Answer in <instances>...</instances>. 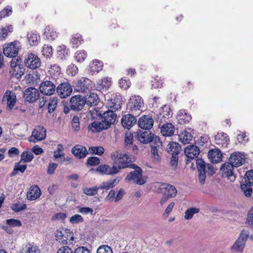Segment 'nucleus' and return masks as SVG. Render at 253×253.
<instances>
[{"mask_svg": "<svg viewBox=\"0 0 253 253\" xmlns=\"http://www.w3.org/2000/svg\"><path fill=\"white\" fill-rule=\"evenodd\" d=\"M111 159L113 161V164L116 166L118 169L119 172L120 169L126 168H130L132 162V159L126 153H120L118 151H115L112 153Z\"/></svg>", "mask_w": 253, "mask_h": 253, "instance_id": "nucleus-1", "label": "nucleus"}, {"mask_svg": "<svg viewBox=\"0 0 253 253\" xmlns=\"http://www.w3.org/2000/svg\"><path fill=\"white\" fill-rule=\"evenodd\" d=\"M130 168L134 170L130 172L126 176V180L132 181L138 185H143L146 183V180L143 177L142 169L134 164H131Z\"/></svg>", "mask_w": 253, "mask_h": 253, "instance_id": "nucleus-2", "label": "nucleus"}, {"mask_svg": "<svg viewBox=\"0 0 253 253\" xmlns=\"http://www.w3.org/2000/svg\"><path fill=\"white\" fill-rule=\"evenodd\" d=\"M249 236V232L248 230L245 229L242 230L239 237L232 246L231 251L235 252H242L245 248Z\"/></svg>", "mask_w": 253, "mask_h": 253, "instance_id": "nucleus-3", "label": "nucleus"}, {"mask_svg": "<svg viewBox=\"0 0 253 253\" xmlns=\"http://www.w3.org/2000/svg\"><path fill=\"white\" fill-rule=\"evenodd\" d=\"M244 183L241 184V188L245 195L250 197L252 193V186H253V170L247 171L244 177Z\"/></svg>", "mask_w": 253, "mask_h": 253, "instance_id": "nucleus-4", "label": "nucleus"}, {"mask_svg": "<svg viewBox=\"0 0 253 253\" xmlns=\"http://www.w3.org/2000/svg\"><path fill=\"white\" fill-rule=\"evenodd\" d=\"M158 189V192L163 193L169 197H175L177 194V190L172 185L166 183L158 182L155 186Z\"/></svg>", "mask_w": 253, "mask_h": 253, "instance_id": "nucleus-5", "label": "nucleus"}, {"mask_svg": "<svg viewBox=\"0 0 253 253\" xmlns=\"http://www.w3.org/2000/svg\"><path fill=\"white\" fill-rule=\"evenodd\" d=\"M234 166L229 162L222 165L220 170L223 177H226L231 181H235L236 176L234 172Z\"/></svg>", "mask_w": 253, "mask_h": 253, "instance_id": "nucleus-6", "label": "nucleus"}, {"mask_svg": "<svg viewBox=\"0 0 253 253\" xmlns=\"http://www.w3.org/2000/svg\"><path fill=\"white\" fill-rule=\"evenodd\" d=\"M24 63L28 68L31 69H36L41 64L40 59L37 55L33 53H30L26 55Z\"/></svg>", "mask_w": 253, "mask_h": 253, "instance_id": "nucleus-7", "label": "nucleus"}, {"mask_svg": "<svg viewBox=\"0 0 253 253\" xmlns=\"http://www.w3.org/2000/svg\"><path fill=\"white\" fill-rule=\"evenodd\" d=\"M143 105V101L140 96H132L127 103V108L131 112L141 110Z\"/></svg>", "mask_w": 253, "mask_h": 253, "instance_id": "nucleus-8", "label": "nucleus"}, {"mask_svg": "<svg viewBox=\"0 0 253 253\" xmlns=\"http://www.w3.org/2000/svg\"><path fill=\"white\" fill-rule=\"evenodd\" d=\"M56 86L51 81L46 80L41 84L40 90L41 92L45 95H51L56 90Z\"/></svg>", "mask_w": 253, "mask_h": 253, "instance_id": "nucleus-9", "label": "nucleus"}, {"mask_svg": "<svg viewBox=\"0 0 253 253\" xmlns=\"http://www.w3.org/2000/svg\"><path fill=\"white\" fill-rule=\"evenodd\" d=\"M46 130L41 126H37L33 131L32 135L29 137V141L36 143L42 140L45 138Z\"/></svg>", "mask_w": 253, "mask_h": 253, "instance_id": "nucleus-10", "label": "nucleus"}, {"mask_svg": "<svg viewBox=\"0 0 253 253\" xmlns=\"http://www.w3.org/2000/svg\"><path fill=\"white\" fill-rule=\"evenodd\" d=\"M71 109L74 111H79L81 110L85 104L84 97L77 95L72 96L70 101Z\"/></svg>", "mask_w": 253, "mask_h": 253, "instance_id": "nucleus-11", "label": "nucleus"}, {"mask_svg": "<svg viewBox=\"0 0 253 253\" xmlns=\"http://www.w3.org/2000/svg\"><path fill=\"white\" fill-rule=\"evenodd\" d=\"M56 90L58 94L62 98H65L69 96L72 92V87L70 84L67 82L61 83Z\"/></svg>", "mask_w": 253, "mask_h": 253, "instance_id": "nucleus-12", "label": "nucleus"}, {"mask_svg": "<svg viewBox=\"0 0 253 253\" xmlns=\"http://www.w3.org/2000/svg\"><path fill=\"white\" fill-rule=\"evenodd\" d=\"M245 155L240 152H235L231 154L229 158V162L235 167L242 166L245 162Z\"/></svg>", "mask_w": 253, "mask_h": 253, "instance_id": "nucleus-13", "label": "nucleus"}, {"mask_svg": "<svg viewBox=\"0 0 253 253\" xmlns=\"http://www.w3.org/2000/svg\"><path fill=\"white\" fill-rule=\"evenodd\" d=\"M18 50L19 43L12 42L4 45L3 52L7 57H15L17 55Z\"/></svg>", "mask_w": 253, "mask_h": 253, "instance_id": "nucleus-14", "label": "nucleus"}, {"mask_svg": "<svg viewBox=\"0 0 253 253\" xmlns=\"http://www.w3.org/2000/svg\"><path fill=\"white\" fill-rule=\"evenodd\" d=\"M55 234L56 240L62 244H67L69 236L73 235L69 229L64 228L56 230Z\"/></svg>", "mask_w": 253, "mask_h": 253, "instance_id": "nucleus-15", "label": "nucleus"}, {"mask_svg": "<svg viewBox=\"0 0 253 253\" xmlns=\"http://www.w3.org/2000/svg\"><path fill=\"white\" fill-rule=\"evenodd\" d=\"M102 122L105 127L108 128L111 124H114L116 119V115L114 111L111 110L104 112L101 116Z\"/></svg>", "mask_w": 253, "mask_h": 253, "instance_id": "nucleus-16", "label": "nucleus"}, {"mask_svg": "<svg viewBox=\"0 0 253 253\" xmlns=\"http://www.w3.org/2000/svg\"><path fill=\"white\" fill-rule=\"evenodd\" d=\"M90 83V80L83 78L75 83L74 87L77 91L84 92L89 89Z\"/></svg>", "mask_w": 253, "mask_h": 253, "instance_id": "nucleus-17", "label": "nucleus"}, {"mask_svg": "<svg viewBox=\"0 0 253 253\" xmlns=\"http://www.w3.org/2000/svg\"><path fill=\"white\" fill-rule=\"evenodd\" d=\"M39 90L34 87H28L24 93V97L29 102H35L39 98Z\"/></svg>", "mask_w": 253, "mask_h": 253, "instance_id": "nucleus-18", "label": "nucleus"}, {"mask_svg": "<svg viewBox=\"0 0 253 253\" xmlns=\"http://www.w3.org/2000/svg\"><path fill=\"white\" fill-rule=\"evenodd\" d=\"M153 136L154 134L150 130L140 129L137 132L138 139L143 144L152 142Z\"/></svg>", "mask_w": 253, "mask_h": 253, "instance_id": "nucleus-19", "label": "nucleus"}, {"mask_svg": "<svg viewBox=\"0 0 253 253\" xmlns=\"http://www.w3.org/2000/svg\"><path fill=\"white\" fill-rule=\"evenodd\" d=\"M154 124L153 119L148 116L141 117L138 121V126L143 130H150Z\"/></svg>", "mask_w": 253, "mask_h": 253, "instance_id": "nucleus-20", "label": "nucleus"}, {"mask_svg": "<svg viewBox=\"0 0 253 253\" xmlns=\"http://www.w3.org/2000/svg\"><path fill=\"white\" fill-rule=\"evenodd\" d=\"M197 168L199 172V182L201 184H204L206 179V166L205 163L202 159L196 160Z\"/></svg>", "mask_w": 253, "mask_h": 253, "instance_id": "nucleus-21", "label": "nucleus"}, {"mask_svg": "<svg viewBox=\"0 0 253 253\" xmlns=\"http://www.w3.org/2000/svg\"><path fill=\"white\" fill-rule=\"evenodd\" d=\"M96 171L107 175L116 174L119 172L118 169L114 165L112 167L107 165H100L97 167Z\"/></svg>", "mask_w": 253, "mask_h": 253, "instance_id": "nucleus-22", "label": "nucleus"}, {"mask_svg": "<svg viewBox=\"0 0 253 253\" xmlns=\"http://www.w3.org/2000/svg\"><path fill=\"white\" fill-rule=\"evenodd\" d=\"M184 153L188 158L193 159L198 157L200 150L196 145H189L185 148Z\"/></svg>", "mask_w": 253, "mask_h": 253, "instance_id": "nucleus-23", "label": "nucleus"}, {"mask_svg": "<svg viewBox=\"0 0 253 253\" xmlns=\"http://www.w3.org/2000/svg\"><path fill=\"white\" fill-rule=\"evenodd\" d=\"M108 107L111 110L116 111L121 108L122 97L120 95H115L108 102Z\"/></svg>", "mask_w": 253, "mask_h": 253, "instance_id": "nucleus-24", "label": "nucleus"}, {"mask_svg": "<svg viewBox=\"0 0 253 253\" xmlns=\"http://www.w3.org/2000/svg\"><path fill=\"white\" fill-rule=\"evenodd\" d=\"M222 153L219 149H211L208 152V157L213 163H217L222 160Z\"/></svg>", "mask_w": 253, "mask_h": 253, "instance_id": "nucleus-25", "label": "nucleus"}, {"mask_svg": "<svg viewBox=\"0 0 253 253\" xmlns=\"http://www.w3.org/2000/svg\"><path fill=\"white\" fill-rule=\"evenodd\" d=\"M111 84L110 79L103 78L99 80L96 83V88L97 90L102 92L106 91Z\"/></svg>", "mask_w": 253, "mask_h": 253, "instance_id": "nucleus-26", "label": "nucleus"}, {"mask_svg": "<svg viewBox=\"0 0 253 253\" xmlns=\"http://www.w3.org/2000/svg\"><path fill=\"white\" fill-rule=\"evenodd\" d=\"M121 179L122 178L121 177H118L116 178L110 179L108 181L103 182L99 186H98V188L99 190H109L110 188H113L117 185Z\"/></svg>", "mask_w": 253, "mask_h": 253, "instance_id": "nucleus-27", "label": "nucleus"}, {"mask_svg": "<svg viewBox=\"0 0 253 253\" xmlns=\"http://www.w3.org/2000/svg\"><path fill=\"white\" fill-rule=\"evenodd\" d=\"M136 122V119L132 115L127 114L124 116L121 120L122 126L124 128H129Z\"/></svg>", "mask_w": 253, "mask_h": 253, "instance_id": "nucleus-28", "label": "nucleus"}, {"mask_svg": "<svg viewBox=\"0 0 253 253\" xmlns=\"http://www.w3.org/2000/svg\"><path fill=\"white\" fill-rule=\"evenodd\" d=\"M72 152L79 159L84 158L88 153L87 149L85 147L79 145L75 146L72 149Z\"/></svg>", "mask_w": 253, "mask_h": 253, "instance_id": "nucleus-29", "label": "nucleus"}, {"mask_svg": "<svg viewBox=\"0 0 253 253\" xmlns=\"http://www.w3.org/2000/svg\"><path fill=\"white\" fill-rule=\"evenodd\" d=\"M190 128L184 130L178 135L179 140L184 144L189 143L193 138Z\"/></svg>", "mask_w": 253, "mask_h": 253, "instance_id": "nucleus-30", "label": "nucleus"}, {"mask_svg": "<svg viewBox=\"0 0 253 253\" xmlns=\"http://www.w3.org/2000/svg\"><path fill=\"white\" fill-rule=\"evenodd\" d=\"M215 143L226 147L229 142V138L226 133H218L214 137Z\"/></svg>", "mask_w": 253, "mask_h": 253, "instance_id": "nucleus-31", "label": "nucleus"}, {"mask_svg": "<svg viewBox=\"0 0 253 253\" xmlns=\"http://www.w3.org/2000/svg\"><path fill=\"white\" fill-rule=\"evenodd\" d=\"M41 194L40 188L37 185H34L30 188L27 193V198L31 201H33L38 199Z\"/></svg>", "mask_w": 253, "mask_h": 253, "instance_id": "nucleus-32", "label": "nucleus"}, {"mask_svg": "<svg viewBox=\"0 0 253 253\" xmlns=\"http://www.w3.org/2000/svg\"><path fill=\"white\" fill-rule=\"evenodd\" d=\"M177 119L180 124L188 123L191 119V116L185 112L184 110H180L178 111Z\"/></svg>", "mask_w": 253, "mask_h": 253, "instance_id": "nucleus-33", "label": "nucleus"}, {"mask_svg": "<svg viewBox=\"0 0 253 253\" xmlns=\"http://www.w3.org/2000/svg\"><path fill=\"white\" fill-rule=\"evenodd\" d=\"M174 132V127L171 123L164 124L161 130L162 135L166 136H170L173 135Z\"/></svg>", "mask_w": 253, "mask_h": 253, "instance_id": "nucleus-34", "label": "nucleus"}, {"mask_svg": "<svg viewBox=\"0 0 253 253\" xmlns=\"http://www.w3.org/2000/svg\"><path fill=\"white\" fill-rule=\"evenodd\" d=\"M98 95L96 93L91 92H90L89 94H87L85 98H84L85 104L90 106L96 105L98 102Z\"/></svg>", "mask_w": 253, "mask_h": 253, "instance_id": "nucleus-35", "label": "nucleus"}, {"mask_svg": "<svg viewBox=\"0 0 253 253\" xmlns=\"http://www.w3.org/2000/svg\"><path fill=\"white\" fill-rule=\"evenodd\" d=\"M167 148L168 152L171 155L174 154L178 155L181 150V146L180 144L175 142H171L168 145Z\"/></svg>", "mask_w": 253, "mask_h": 253, "instance_id": "nucleus-36", "label": "nucleus"}, {"mask_svg": "<svg viewBox=\"0 0 253 253\" xmlns=\"http://www.w3.org/2000/svg\"><path fill=\"white\" fill-rule=\"evenodd\" d=\"M44 34L46 38L49 41H53L58 37L57 33L53 27L49 26L46 27Z\"/></svg>", "mask_w": 253, "mask_h": 253, "instance_id": "nucleus-37", "label": "nucleus"}, {"mask_svg": "<svg viewBox=\"0 0 253 253\" xmlns=\"http://www.w3.org/2000/svg\"><path fill=\"white\" fill-rule=\"evenodd\" d=\"M20 253H40V251L37 247L28 244L21 250Z\"/></svg>", "mask_w": 253, "mask_h": 253, "instance_id": "nucleus-38", "label": "nucleus"}, {"mask_svg": "<svg viewBox=\"0 0 253 253\" xmlns=\"http://www.w3.org/2000/svg\"><path fill=\"white\" fill-rule=\"evenodd\" d=\"M88 129L91 130L92 132H99L103 129H107L104 125V124L102 122H93L89 126Z\"/></svg>", "mask_w": 253, "mask_h": 253, "instance_id": "nucleus-39", "label": "nucleus"}, {"mask_svg": "<svg viewBox=\"0 0 253 253\" xmlns=\"http://www.w3.org/2000/svg\"><path fill=\"white\" fill-rule=\"evenodd\" d=\"M57 102L58 101L57 97L50 98L49 100L47 101V105L48 112L49 113H52L54 111L57 107Z\"/></svg>", "mask_w": 253, "mask_h": 253, "instance_id": "nucleus-40", "label": "nucleus"}, {"mask_svg": "<svg viewBox=\"0 0 253 253\" xmlns=\"http://www.w3.org/2000/svg\"><path fill=\"white\" fill-rule=\"evenodd\" d=\"M25 69L21 67L20 65L18 67H15L13 69H11L10 71L11 75L17 79L20 78L22 75H24Z\"/></svg>", "mask_w": 253, "mask_h": 253, "instance_id": "nucleus-41", "label": "nucleus"}, {"mask_svg": "<svg viewBox=\"0 0 253 253\" xmlns=\"http://www.w3.org/2000/svg\"><path fill=\"white\" fill-rule=\"evenodd\" d=\"M102 63L97 60L93 61L90 65V69L91 72L98 73L102 69Z\"/></svg>", "mask_w": 253, "mask_h": 253, "instance_id": "nucleus-42", "label": "nucleus"}, {"mask_svg": "<svg viewBox=\"0 0 253 253\" xmlns=\"http://www.w3.org/2000/svg\"><path fill=\"white\" fill-rule=\"evenodd\" d=\"M20 162L15 164L13 170L10 174V176L12 177L16 175L18 173V171H20L21 173H23L25 171L27 168V165H20Z\"/></svg>", "mask_w": 253, "mask_h": 253, "instance_id": "nucleus-43", "label": "nucleus"}, {"mask_svg": "<svg viewBox=\"0 0 253 253\" xmlns=\"http://www.w3.org/2000/svg\"><path fill=\"white\" fill-rule=\"evenodd\" d=\"M28 41L31 45H37L40 39V36L35 33L28 34Z\"/></svg>", "mask_w": 253, "mask_h": 253, "instance_id": "nucleus-44", "label": "nucleus"}, {"mask_svg": "<svg viewBox=\"0 0 253 253\" xmlns=\"http://www.w3.org/2000/svg\"><path fill=\"white\" fill-rule=\"evenodd\" d=\"M199 211V209L195 207L189 208L185 212L184 218L187 220L190 219L194 214L198 213Z\"/></svg>", "mask_w": 253, "mask_h": 253, "instance_id": "nucleus-45", "label": "nucleus"}, {"mask_svg": "<svg viewBox=\"0 0 253 253\" xmlns=\"http://www.w3.org/2000/svg\"><path fill=\"white\" fill-rule=\"evenodd\" d=\"M57 57L60 59H63L66 58L68 54V49L64 45L60 46L57 49Z\"/></svg>", "mask_w": 253, "mask_h": 253, "instance_id": "nucleus-46", "label": "nucleus"}, {"mask_svg": "<svg viewBox=\"0 0 253 253\" xmlns=\"http://www.w3.org/2000/svg\"><path fill=\"white\" fill-rule=\"evenodd\" d=\"M33 158L34 155L32 153L25 151L21 155L20 162L29 163L30 162Z\"/></svg>", "mask_w": 253, "mask_h": 253, "instance_id": "nucleus-47", "label": "nucleus"}, {"mask_svg": "<svg viewBox=\"0 0 253 253\" xmlns=\"http://www.w3.org/2000/svg\"><path fill=\"white\" fill-rule=\"evenodd\" d=\"M133 135L130 132H126L125 135V145L127 149L130 148V145L133 143Z\"/></svg>", "mask_w": 253, "mask_h": 253, "instance_id": "nucleus-48", "label": "nucleus"}, {"mask_svg": "<svg viewBox=\"0 0 253 253\" xmlns=\"http://www.w3.org/2000/svg\"><path fill=\"white\" fill-rule=\"evenodd\" d=\"M4 100H7V107L11 110L15 104V98L11 95H4L3 98V101Z\"/></svg>", "mask_w": 253, "mask_h": 253, "instance_id": "nucleus-49", "label": "nucleus"}, {"mask_svg": "<svg viewBox=\"0 0 253 253\" xmlns=\"http://www.w3.org/2000/svg\"><path fill=\"white\" fill-rule=\"evenodd\" d=\"M76 60L78 62H82L86 57V53L84 50H79L75 54Z\"/></svg>", "mask_w": 253, "mask_h": 253, "instance_id": "nucleus-50", "label": "nucleus"}, {"mask_svg": "<svg viewBox=\"0 0 253 253\" xmlns=\"http://www.w3.org/2000/svg\"><path fill=\"white\" fill-rule=\"evenodd\" d=\"M88 151L90 154L101 155L104 152V149L101 146L90 147Z\"/></svg>", "mask_w": 253, "mask_h": 253, "instance_id": "nucleus-51", "label": "nucleus"}, {"mask_svg": "<svg viewBox=\"0 0 253 253\" xmlns=\"http://www.w3.org/2000/svg\"><path fill=\"white\" fill-rule=\"evenodd\" d=\"M83 192L87 196H94L97 193V191L99 190L98 187L94 186L90 188L85 187L83 189Z\"/></svg>", "mask_w": 253, "mask_h": 253, "instance_id": "nucleus-52", "label": "nucleus"}, {"mask_svg": "<svg viewBox=\"0 0 253 253\" xmlns=\"http://www.w3.org/2000/svg\"><path fill=\"white\" fill-rule=\"evenodd\" d=\"M12 27L10 25L5 28H0V38L4 39L5 38L9 33H11L12 31Z\"/></svg>", "mask_w": 253, "mask_h": 253, "instance_id": "nucleus-53", "label": "nucleus"}, {"mask_svg": "<svg viewBox=\"0 0 253 253\" xmlns=\"http://www.w3.org/2000/svg\"><path fill=\"white\" fill-rule=\"evenodd\" d=\"M52 48L51 46L44 44L42 47V53L46 57H50L52 55Z\"/></svg>", "mask_w": 253, "mask_h": 253, "instance_id": "nucleus-54", "label": "nucleus"}, {"mask_svg": "<svg viewBox=\"0 0 253 253\" xmlns=\"http://www.w3.org/2000/svg\"><path fill=\"white\" fill-rule=\"evenodd\" d=\"M69 221L72 224H77L83 222L84 219L81 215L76 214L70 218Z\"/></svg>", "mask_w": 253, "mask_h": 253, "instance_id": "nucleus-55", "label": "nucleus"}, {"mask_svg": "<svg viewBox=\"0 0 253 253\" xmlns=\"http://www.w3.org/2000/svg\"><path fill=\"white\" fill-rule=\"evenodd\" d=\"M27 206L25 204L15 203L11 206V209L15 212H19L25 210Z\"/></svg>", "mask_w": 253, "mask_h": 253, "instance_id": "nucleus-56", "label": "nucleus"}, {"mask_svg": "<svg viewBox=\"0 0 253 253\" xmlns=\"http://www.w3.org/2000/svg\"><path fill=\"white\" fill-rule=\"evenodd\" d=\"M100 163V159L96 157H89L86 162L87 166H97Z\"/></svg>", "mask_w": 253, "mask_h": 253, "instance_id": "nucleus-57", "label": "nucleus"}, {"mask_svg": "<svg viewBox=\"0 0 253 253\" xmlns=\"http://www.w3.org/2000/svg\"><path fill=\"white\" fill-rule=\"evenodd\" d=\"M6 224L10 227H20L22 225L21 221L18 219H9L6 220Z\"/></svg>", "mask_w": 253, "mask_h": 253, "instance_id": "nucleus-58", "label": "nucleus"}, {"mask_svg": "<svg viewBox=\"0 0 253 253\" xmlns=\"http://www.w3.org/2000/svg\"><path fill=\"white\" fill-rule=\"evenodd\" d=\"M97 253H113V251L108 245H102L98 248Z\"/></svg>", "mask_w": 253, "mask_h": 253, "instance_id": "nucleus-59", "label": "nucleus"}, {"mask_svg": "<svg viewBox=\"0 0 253 253\" xmlns=\"http://www.w3.org/2000/svg\"><path fill=\"white\" fill-rule=\"evenodd\" d=\"M171 111H170V108L169 106L165 105L161 108V114L164 118H169L171 115Z\"/></svg>", "mask_w": 253, "mask_h": 253, "instance_id": "nucleus-60", "label": "nucleus"}, {"mask_svg": "<svg viewBox=\"0 0 253 253\" xmlns=\"http://www.w3.org/2000/svg\"><path fill=\"white\" fill-rule=\"evenodd\" d=\"M171 158L170 159V166L173 168V169H175L177 166L178 157V155L174 154V155H171Z\"/></svg>", "mask_w": 253, "mask_h": 253, "instance_id": "nucleus-61", "label": "nucleus"}, {"mask_svg": "<svg viewBox=\"0 0 253 253\" xmlns=\"http://www.w3.org/2000/svg\"><path fill=\"white\" fill-rule=\"evenodd\" d=\"M130 84V83L128 81L123 79L120 80V86L123 89H126L129 87Z\"/></svg>", "mask_w": 253, "mask_h": 253, "instance_id": "nucleus-62", "label": "nucleus"}, {"mask_svg": "<svg viewBox=\"0 0 253 253\" xmlns=\"http://www.w3.org/2000/svg\"><path fill=\"white\" fill-rule=\"evenodd\" d=\"M57 253H74V252L70 247L66 246L60 248Z\"/></svg>", "mask_w": 253, "mask_h": 253, "instance_id": "nucleus-63", "label": "nucleus"}, {"mask_svg": "<svg viewBox=\"0 0 253 253\" xmlns=\"http://www.w3.org/2000/svg\"><path fill=\"white\" fill-rule=\"evenodd\" d=\"M247 220L249 225L253 226V208L249 211Z\"/></svg>", "mask_w": 253, "mask_h": 253, "instance_id": "nucleus-64", "label": "nucleus"}]
</instances>
